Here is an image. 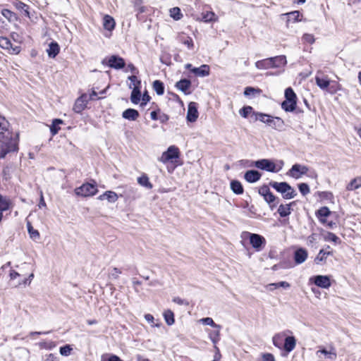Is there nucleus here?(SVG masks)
<instances>
[{
    "mask_svg": "<svg viewBox=\"0 0 361 361\" xmlns=\"http://www.w3.org/2000/svg\"><path fill=\"white\" fill-rule=\"evenodd\" d=\"M9 123L0 116V149L1 157H5L8 153L18 151V134L12 132Z\"/></svg>",
    "mask_w": 361,
    "mask_h": 361,
    "instance_id": "f257e3e1",
    "label": "nucleus"
},
{
    "mask_svg": "<svg viewBox=\"0 0 361 361\" xmlns=\"http://www.w3.org/2000/svg\"><path fill=\"white\" fill-rule=\"evenodd\" d=\"M252 116H255V121H259L266 123L273 129L279 131L282 130L285 125L283 120L279 117H274L261 112H253Z\"/></svg>",
    "mask_w": 361,
    "mask_h": 361,
    "instance_id": "f03ea898",
    "label": "nucleus"
},
{
    "mask_svg": "<svg viewBox=\"0 0 361 361\" xmlns=\"http://www.w3.org/2000/svg\"><path fill=\"white\" fill-rule=\"evenodd\" d=\"M269 185L277 192L283 195L285 199H292L297 195L295 190L286 182H270Z\"/></svg>",
    "mask_w": 361,
    "mask_h": 361,
    "instance_id": "7ed1b4c3",
    "label": "nucleus"
},
{
    "mask_svg": "<svg viewBox=\"0 0 361 361\" xmlns=\"http://www.w3.org/2000/svg\"><path fill=\"white\" fill-rule=\"evenodd\" d=\"M102 63L114 69H121L124 68L126 65L124 59L117 55H112L104 59Z\"/></svg>",
    "mask_w": 361,
    "mask_h": 361,
    "instance_id": "20e7f679",
    "label": "nucleus"
},
{
    "mask_svg": "<svg viewBox=\"0 0 361 361\" xmlns=\"http://www.w3.org/2000/svg\"><path fill=\"white\" fill-rule=\"evenodd\" d=\"M281 164L283 165V162L281 161ZM254 166L257 169L266 170L269 172H278L282 168V166H281L279 169H276V164L272 161L267 159H262L255 161Z\"/></svg>",
    "mask_w": 361,
    "mask_h": 361,
    "instance_id": "39448f33",
    "label": "nucleus"
},
{
    "mask_svg": "<svg viewBox=\"0 0 361 361\" xmlns=\"http://www.w3.org/2000/svg\"><path fill=\"white\" fill-rule=\"evenodd\" d=\"M98 190L96 184L84 183L81 186L75 188V192L78 196L88 197L93 196L97 192Z\"/></svg>",
    "mask_w": 361,
    "mask_h": 361,
    "instance_id": "423d86ee",
    "label": "nucleus"
},
{
    "mask_svg": "<svg viewBox=\"0 0 361 361\" xmlns=\"http://www.w3.org/2000/svg\"><path fill=\"white\" fill-rule=\"evenodd\" d=\"M245 233L249 235L250 243L253 248L257 251H260L263 249L266 244V240L263 236L256 233H250L249 232H245Z\"/></svg>",
    "mask_w": 361,
    "mask_h": 361,
    "instance_id": "0eeeda50",
    "label": "nucleus"
},
{
    "mask_svg": "<svg viewBox=\"0 0 361 361\" xmlns=\"http://www.w3.org/2000/svg\"><path fill=\"white\" fill-rule=\"evenodd\" d=\"M180 156V152L177 147L175 145L170 146L167 150L162 153L159 161L164 164L173 159H178Z\"/></svg>",
    "mask_w": 361,
    "mask_h": 361,
    "instance_id": "6e6552de",
    "label": "nucleus"
},
{
    "mask_svg": "<svg viewBox=\"0 0 361 361\" xmlns=\"http://www.w3.org/2000/svg\"><path fill=\"white\" fill-rule=\"evenodd\" d=\"M308 171V168L306 166L295 164L293 165L289 170L288 174L293 178L298 179L301 175L306 174Z\"/></svg>",
    "mask_w": 361,
    "mask_h": 361,
    "instance_id": "1a4fd4ad",
    "label": "nucleus"
},
{
    "mask_svg": "<svg viewBox=\"0 0 361 361\" xmlns=\"http://www.w3.org/2000/svg\"><path fill=\"white\" fill-rule=\"evenodd\" d=\"M0 47L8 50L11 54H18L20 51V47L18 46L13 47L11 42L5 37H0Z\"/></svg>",
    "mask_w": 361,
    "mask_h": 361,
    "instance_id": "9d476101",
    "label": "nucleus"
},
{
    "mask_svg": "<svg viewBox=\"0 0 361 361\" xmlns=\"http://www.w3.org/2000/svg\"><path fill=\"white\" fill-rule=\"evenodd\" d=\"M316 84L322 90H326L330 85L331 80L329 77L324 75L322 71H318L315 76Z\"/></svg>",
    "mask_w": 361,
    "mask_h": 361,
    "instance_id": "9b49d317",
    "label": "nucleus"
},
{
    "mask_svg": "<svg viewBox=\"0 0 361 361\" xmlns=\"http://www.w3.org/2000/svg\"><path fill=\"white\" fill-rule=\"evenodd\" d=\"M87 95L82 94L80 97H78L73 105V110L77 113H81L87 106V101L86 99Z\"/></svg>",
    "mask_w": 361,
    "mask_h": 361,
    "instance_id": "f8f14e48",
    "label": "nucleus"
},
{
    "mask_svg": "<svg viewBox=\"0 0 361 361\" xmlns=\"http://www.w3.org/2000/svg\"><path fill=\"white\" fill-rule=\"evenodd\" d=\"M198 111L197 104L195 102H190L188 104L187 120L189 122H195L198 118Z\"/></svg>",
    "mask_w": 361,
    "mask_h": 361,
    "instance_id": "ddd939ff",
    "label": "nucleus"
},
{
    "mask_svg": "<svg viewBox=\"0 0 361 361\" xmlns=\"http://www.w3.org/2000/svg\"><path fill=\"white\" fill-rule=\"evenodd\" d=\"M314 284L322 288H329L331 286L330 279L328 276L318 275L314 278Z\"/></svg>",
    "mask_w": 361,
    "mask_h": 361,
    "instance_id": "4468645a",
    "label": "nucleus"
},
{
    "mask_svg": "<svg viewBox=\"0 0 361 361\" xmlns=\"http://www.w3.org/2000/svg\"><path fill=\"white\" fill-rule=\"evenodd\" d=\"M307 251L304 248H298L294 252V260L297 264L303 263L307 258Z\"/></svg>",
    "mask_w": 361,
    "mask_h": 361,
    "instance_id": "2eb2a0df",
    "label": "nucleus"
},
{
    "mask_svg": "<svg viewBox=\"0 0 361 361\" xmlns=\"http://www.w3.org/2000/svg\"><path fill=\"white\" fill-rule=\"evenodd\" d=\"M175 87L178 90L183 92L185 94H190V88L191 87V82H190V80H189L188 79H182L178 81L176 83Z\"/></svg>",
    "mask_w": 361,
    "mask_h": 361,
    "instance_id": "dca6fc26",
    "label": "nucleus"
},
{
    "mask_svg": "<svg viewBox=\"0 0 361 361\" xmlns=\"http://www.w3.org/2000/svg\"><path fill=\"white\" fill-rule=\"evenodd\" d=\"M13 207V203L11 200L2 195H0V212L3 214V212L7 211Z\"/></svg>",
    "mask_w": 361,
    "mask_h": 361,
    "instance_id": "f3484780",
    "label": "nucleus"
},
{
    "mask_svg": "<svg viewBox=\"0 0 361 361\" xmlns=\"http://www.w3.org/2000/svg\"><path fill=\"white\" fill-rule=\"evenodd\" d=\"M97 199L99 200H106L109 202L114 203L118 200V195L115 192L109 190L100 195Z\"/></svg>",
    "mask_w": 361,
    "mask_h": 361,
    "instance_id": "a211bd4d",
    "label": "nucleus"
},
{
    "mask_svg": "<svg viewBox=\"0 0 361 361\" xmlns=\"http://www.w3.org/2000/svg\"><path fill=\"white\" fill-rule=\"evenodd\" d=\"M271 61L272 63V68H283L287 63L286 57L283 55L271 57Z\"/></svg>",
    "mask_w": 361,
    "mask_h": 361,
    "instance_id": "6ab92c4d",
    "label": "nucleus"
},
{
    "mask_svg": "<svg viewBox=\"0 0 361 361\" xmlns=\"http://www.w3.org/2000/svg\"><path fill=\"white\" fill-rule=\"evenodd\" d=\"M261 173L255 170H250L247 171L245 175L244 178L248 183H255L258 181L261 178Z\"/></svg>",
    "mask_w": 361,
    "mask_h": 361,
    "instance_id": "aec40b11",
    "label": "nucleus"
},
{
    "mask_svg": "<svg viewBox=\"0 0 361 361\" xmlns=\"http://www.w3.org/2000/svg\"><path fill=\"white\" fill-rule=\"evenodd\" d=\"M295 345L296 339L294 336H286V338L284 337L283 348L286 352L290 353L295 348Z\"/></svg>",
    "mask_w": 361,
    "mask_h": 361,
    "instance_id": "412c9836",
    "label": "nucleus"
},
{
    "mask_svg": "<svg viewBox=\"0 0 361 361\" xmlns=\"http://www.w3.org/2000/svg\"><path fill=\"white\" fill-rule=\"evenodd\" d=\"M191 72L197 76H207L209 74V66L208 65H202L199 68H192Z\"/></svg>",
    "mask_w": 361,
    "mask_h": 361,
    "instance_id": "4be33fe9",
    "label": "nucleus"
},
{
    "mask_svg": "<svg viewBox=\"0 0 361 361\" xmlns=\"http://www.w3.org/2000/svg\"><path fill=\"white\" fill-rule=\"evenodd\" d=\"M122 116L129 121H135L139 117V112L133 109H128L123 112Z\"/></svg>",
    "mask_w": 361,
    "mask_h": 361,
    "instance_id": "5701e85b",
    "label": "nucleus"
},
{
    "mask_svg": "<svg viewBox=\"0 0 361 361\" xmlns=\"http://www.w3.org/2000/svg\"><path fill=\"white\" fill-rule=\"evenodd\" d=\"M115 25V20L111 16L109 15L104 16L103 18V26L104 29L111 32L114 29Z\"/></svg>",
    "mask_w": 361,
    "mask_h": 361,
    "instance_id": "b1692460",
    "label": "nucleus"
},
{
    "mask_svg": "<svg viewBox=\"0 0 361 361\" xmlns=\"http://www.w3.org/2000/svg\"><path fill=\"white\" fill-rule=\"evenodd\" d=\"M59 50L60 48L58 43L52 42L49 44V48L47 49V52L50 58H55L59 53Z\"/></svg>",
    "mask_w": 361,
    "mask_h": 361,
    "instance_id": "393cba45",
    "label": "nucleus"
},
{
    "mask_svg": "<svg viewBox=\"0 0 361 361\" xmlns=\"http://www.w3.org/2000/svg\"><path fill=\"white\" fill-rule=\"evenodd\" d=\"M331 212L326 207H323L317 212V216L322 224L326 223V218L329 216Z\"/></svg>",
    "mask_w": 361,
    "mask_h": 361,
    "instance_id": "a878e982",
    "label": "nucleus"
},
{
    "mask_svg": "<svg viewBox=\"0 0 361 361\" xmlns=\"http://www.w3.org/2000/svg\"><path fill=\"white\" fill-rule=\"evenodd\" d=\"M361 188V176H357L347 185L346 190L348 191H353Z\"/></svg>",
    "mask_w": 361,
    "mask_h": 361,
    "instance_id": "bb28decb",
    "label": "nucleus"
},
{
    "mask_svg": "<svg viewBox=\"0 0 361 361\" xmlns=\"http://www.w3.org/2000/svg\"><path fill=\"white\" fill-rule=\"evenodd\" d=\"M255 66L258 69L272 68L271 58L257 61L255 63Z\"/></svg>",
    "mask_w": 361,
    "mask_h": 361,
    "instance_id": "cd10ccee",
    "label": "nucleus"
},
{
    "mask_svg": "<svg viewBox=\"0 0 361 361\" xmlns=\"http://www.w3.org/2000/svg\"><path fill=\"white\" fill-rule=\"evenodd\" d=\"M138 86L133 87L130 95V100L133 104H138L140 101L141 92Z\"/></svg>",
    "mask_w": 361,
    "mask_h": 361,
    "instance_id": "c85d7f7f",
    "label": "nucleus"
},
{
    "mask_svg": "<svg viewBox=\"0 0 361 361\" xmlns=\"http://www.w3.org/2000/svg\"><path fill=\"white\" fill-rule=\"evenodd\" d=\"M293 204V202L290 203L288 204H286V205L281 204L278 209V212H279V215L281 217H286V216H288L291 212L290 207Z\"/></svg>",
    "mask_w": 361,
    "mask_h": 361,
    "instance_id": "c756f323",
    "label": "nucleus"
},
{
    "mask_svg": "<svg viewBox=\"0 0 361 361\" xmlns=\"http://www.w3.org/2000/svg\"><path fill=\"white\" fill-rule=\"evenodd\" d=\"M137 183L140 185H142L147 189H152L153 187L152 184L150 183L149 180L148 176L146 174H142L141 176L138 177Z\"/></svg>",
    "mask_w": 361,
    "mask_h": 361,
    "instance_id": "7c9ffc66",
    "label": "nucleus"
},
{
    "mask_svg": "<svg viewBox=\"0 0 361 361\" xmlns=\"http://www.w3.org/2000/svg\"><path fill=\"white\" fill-rule=\"evenodd\" d=\"M27 228L31 239L34 240L39 239L40 235L39 231L37 230L34 229L30 221L27 222Z\"/></svg>",
    "mask_w": 361,
    "mask_h": 361,
    "instance_id": "2f4dec72",
    "label": "nucleus"
},
{
    "mask_svg": "<svg viewBox=\"0 0 361 361\" xmlns=\"http://www.w3.org/2000/svg\"><path fill=\"white\" fill-rule=\"evenodd\" d=\"M281 108L286 111H293L296 109V102L285 100L281 104Z\"/></svg>",
    "mask_w": 361,
    "mask_h": 361,
    "instance_id": "473e14b6",
    "label": "nucleus"
},
{
    "mask_svg": "<svg viewBox=\"0 0 361 361\" xmlns=\"http://www.w3.org/2000/svg\"><path fill=\"white\" fill-rule=\"evenodd\" d=\"M231 188L233 192L237 195H240L243 192V188L240 182L238 180H232L231 183Z\"/></svg>",
    "mask_w": 361,
    "mask_h": 361,
    "instance_id": "72a5a7b5",
    "label": "nucleus"
},
{
    "mask_svg": "<svg viewBox=\"0 0 361 361\" xmlns=\"http://www.w3.org/2000/svg\"><path fill=\"white\" fill-rule=\"evenodd\" d=\"M154 90L158 95H162L164 92V83L160 80H154L152 85Z\"/></svg>",
    "mask_w": 361,
    "mask_h": 361,
    "instance_id": "f704fd0d",
    "label": "nucleus"
},
{
    "mask_svg": "<svg viewBox=\"0 0 361 361\" xmlns=\"http://www.w3.org/2000/svg\"><path fill=\"white\" fill-rule=\"evenodd\" d=\"M14 6L18 10L23 11L27 17L30 18L29 6L20 1L15 2Z\"/></svg>",
    "mask_w": 361,
    "mask_h": 361,
    "instance_id": "c9c22d12",
    "label": "nucleus"
},
{
    "mask_svg": "<svg viewBox=\"0 0 361 361\" xmlns=\"http://www.w3.org/2000/svg\"><path fill=\"white\" fill-rule=\"evenodd\" d=\"M285 336L286 334L283 332L274 335L272 338L274 345L276 347L281 348Z\"/></svg>",
    "mask_w": 361,
    "mask_h": 361,
    "instance_id": "e433bc0d",
    "label": "nucleus"
},
{
    "mask_svg": "<svg viewBox=\"0 0 361 361\" xmlns=\"http://www.w3.org/2000/svg\"><path fill=\"white\" fill-rule=\"evenodd\" d=\"M164 317L166 321V323L171 326L174 324L175 319H174V314L173 312L170 310H167L164 312Z\"/></svg>",
    "mask_w": 361,
    "mask_h": 361,
    "instance_id": "4c0bfd02",
    "label": "nucleus"
},
{
    "mask_svg": "<svg viewBox=\"0 0 361 361\" xmlns=\"http://www.w3.org/2000/svg\"><path fill=\"white\" fill-rule=\"evenodd\" d=\"M332 252L330 251L326 252L324 250H321L315 257L314 262L316 264H319L320 262L324 261L326 259V257L329 255H331Z\"/></svg>",
    "mask_w": 361,
    "mask_h": 361,
    "instance_id": "58836bf2",
    "label": "nucleus"
},
{
    "mask_svg": "<svg viewBox=\"0 0 361 361\" xmlns=\"http://www.w3.org/2000/svg\"><path fill=\"white\" fill-rule=\"evenodd\" d=\"M286 100L296 102V94L291 87H288L285 90Z\"/></svg>",
    "mask_w": 361,
    "mask_h": 361,
    "instance_id": "ea45409f",
    "label": "nucleus"
},
{
    "mask_svg": "<svg viewBox=\"0 0 361 361\" xmlns=\"http://www.w3.org/2000/svg\"><path fill=\"white\" fill-rule=\"evenodd\" d=\"M200 322L205 325L211 326L214 328L221 329V326L214 323V320L211 317H205L200 319Z\"/></svg>",
    "mask_w": 361,
    "mask_h": 361,
    "instance_id": "a19ab883",
    "label": "nucleus"
},
{
    "mask_svg": "<svg viewBox=\"0 0 361 361\" xmlns=\"http://www.w3.org/2000/svg\"><path fill=\"white\" fill-rule=\"evenodd\" d=\"M286 15L288 16V22L295 23L300 20V12L298 11L288 13Z\"/></svg>",
    "mask_w": 361,
    "mask_h": 361,
    "instance_id": "79ce46f5",
    "label": "nucleus"
},
{
    "mask_svg": "<svg viewBox=\"0 0 361 361\" xmlns=\"http://www.w3.org/2000/svg\"><path fill=\"white\" fill-rule=\"evenodd\" d=\"M216 15L212 11H207L202 13V19L204 22H212L216 20Z\"/></svg>",
    "mask_w": 361,
    "mask_h": 361,
    "instance_id": "37998d69",
    "label": "nucleus"
},
{
    "mask_svg": "<svg viewBox=\"0 0 361 361\" xmlns=\"http://www.w3.org/2000/svg\"><path fill=\"white\" fill-rule=\"evenodd\" d=\"M265 201L269 204L270 207L273 209L276 207L275 203L276 197L270 192L265 197H264Z\"/></svg>",
    "mask_w": 361,
    "mask_h": 361,
    "instance_id": "c03bdc74",
    "label": "nucleus"
},
{
    "mask_svg": "<svg viewBox=\"0 0 361 361\" xmlns=\"http://www.w3.org/2000/svg\"><path fill=\"white\" fill-rule=\"evenodd\" d=\"M1 14L9 21H13L16 19V15L8 9H3Z\"/></svg>",
    "mask_w": 361,
    "mask_h": 361,
    "instance_id": "a18cd8bd",
    "label": "nucleus"
},
{
    "mask_svg": "<svg viewBox=\"0 0 361 361\" xmlns=\"http://www.w3.org/2000/svg\"><path fill=\"white\" fill-rule=\"evenodd\" d=\"M290 285L289 283H288L286 281H280L278 283H269L266 286V288L274 287V288H278L279 287H282L284 288H290Z\"/></svg>",
    "mask_w": 361,
    "mask_h": 361,
    "instance_id": "49530a36",
    "label": "nucleus"
},
{
    "mask_svg": "<svg viewBox=\"0 0 361 361\" xmlns=\"http://www.w3.org/2000/svg\"><path fill=\"white\" fill-rule=\"evenodd\" d=\"M171 16L175 20H179L182 17L180 10L178 7H174L170 10Z\"/></svg>",
    "mask_w": 361,
    "mask_h": 361,
    "instance_id": "de8ad7c7",
    "label": "nucleus"
},
{
    "mask_svg": "<svg viewBox=\"0 0 361 361\" xmlns=\"http://www.w3.org/2000/svg\"><path fill=\"white\" fill-rule=\"evenodd\" d=\"M220 329H216V331L209 333V338L214 344L219 342L220 338Z\"/></svg>",
    "mask_w": 361,
    "mask_h": 361,
    "instance_id": "09e8293b",
    "label": "nucleus"
},
{
    "mask_svg": "<svg viewBox=\"0 0 361 361\" xmlns=\"http://www.w3.org/2000/svg\"><path fill=\"white\" fill-rule=\"evenodd\" d=\"M324 239L326 241H331V242L335 243L336 244L339 243L341 242L339 240V238L338 236H336L334 233H331V232H328L325 235Z\"/></svg>",
    "mask_w": 361,
    "mask_h": 361,
    "instance_id": "8fccbe9b",
    "label": "nucleus"
},
{
    "mask_svg": "<svg viewBox=\"0 0 361 361\" xmlns=\"http://www.w3.org/2000/svg\"><path fill=\"white\" fill-rule=\"evenodd\" d=\"M329 92L331 94H334L337 91L341 90V85L336 81H331L330 85L329 86Z\"/></svg>",
    "mask_w": 361,
    "mask_h": 361,
    "instance_id": "3c124183",
    "label": "nucleus"
},
{
    "mask_svg": "<svg viewBox=\"0 0 361 361\" xmlns=\"http://www.w3.org/2000/svg\"><path fill=\"white\" fill-rule=\"evenodd\" d=\"M260 92H261V90L256 89L252 87H245V89L244 90V94L246 97L254 95L256 93L259 94Z\"/></svg>",
    "mask_w": 361,
    "mask_h": 361,
    "instance_id": "603ef678",
    "label": "nucleus"
},
{
    "mask_svg": "<svg viewBox=\"0 0 361 361\" xmlns=\"http://www.w3.org/2000/svg\"><path fill=\"white\" fill-rule=\"evenodd\" d=\"M322 353L326 355L328 358L331 360H335L336 358V353L334 350L328 351L325 349L319 350L317 351V353Z\"/></svg>",
    "mask_w": 361,
    "mask_h": 361,
    "instance_id": "864d4df0",
    "label": "nucleus"
},
{
    "mask_svg": "<svg viewBox=\"0 0 361 361\" xmlns=\"http://www.w3.org/2000/svg\"><path fill=\"white\" fill-rule=\"evenodd\" d=\"M253 112L252 107L250 106H244L240 110V114L243 118H247L250 114H253Z\"/></svg>",
    "mask_w": 361,
    "mask_h": 361,
    "instance_id": "5fc2aeb1",
    "label": "nucleus"
},
{
    "mask_svg": "<svg viewBox=\"0 0 361 361\" xmlns=\"http://www.w3.org/2000/svg\"><path fill=\"white\" fill-rule=\"evenodd\" d=\"M128 80L131 82V84L129 85L130 88H132V85L135 87L138 86L140 87L141 81L137 79L135 75H133L128 77Z\"/></svg>",
    "mask_w": 361,
    "mask_h": 361,
    "instance_id": "6e6d98bb",
    "label": "nucleus"
},
{
    "mask_svg": "<svg viewBox=\"0 0 361 361\" xmlns=\"http://www.w3.org/2000/svg\"><path fill=\"white\" fill-rule=\"evenodd\" d=\"M72 348L70 345H66L60 348V354L63 356H68L71 354Z\"/></svg>",
    "mask_w": 361,
    "mask_h": 361,
    "instance_id": "4d7b16f0",
    "label": "nucleus"
},
{
    "mask_svg": "<svg viewBox=\"0 0 361 361\" xmlns=\"http://www.w3.org/2000/svg\"><path fill=\"white\" fill-rule=\"evenodd\" d=\"M298 188L302 195H306L310 191L309 185L307 183H300L298 185Z\"/></svg>",
    "mask_w": 361,
    "mask_h": 361,
    "instance_id": "13d9d810",
    "label": "nucleus"
},
{
    "mask_svg": "<svg viewBox=\"0 0 361 361\" xmlns=\"http://www.w3.org/2000/svg\"><path fill=\"white\" fill-rule=\"evenodd\" d=\"M130 195H132V197L133 198H136L137 197V189L130 187L125 191L124 196L129 197H130Z\"/></svg>",
    "mask_w": 361,
    "mask_h": 361,
    "instance_id": "bf43d9fd",
    "label": "nucleus"
},
{
    "mask_svg": "<svg viewBox=\"0 0 361 361\" xmlns=\"http://www.w3.org/2000/svg\"><path fill=\"white\" fill-rule=\"evenodd\" d=\"M121 274V271L119 269L114 267L111 270V272L110 273L109 276L112 279H118L119 275Z\"/></svg>",
    "mask_w": 361,
    "mask_h": 361,
    "instance_id": "052dcab7",
    "label": "nucleus"
},
{
    "mask_svg": "<svg viewBox=\"0 0 361 361\" xmlns=\"http://www.w3.org/2000/svg\"><path fill=\"white\" fill-rule=\"evenodd\" d=\"M302 39L309 44H313L315 41L314 36L311 34H305L302 36Z\"/></svg>",
    "mask_w": 361,
    "mask_h": 361,
    "instance_id": "680f3d73",
    "label": "nucleus"
},
{
    "mask_svg": "<svg viewBox=\"0 0 361 361\" xmlns=\"http://www.w3.org/2000/svg\"><path fill=\"white\" fill-rule=\"evenodd\" d=\"M271 191L267 185H263L259 189V193L263 197H265Z\"/></svg>",
    "mask_w": 361,
    "mask_h": 361,
    "instance_id": "e2e57ef3",
    "label": "nucleus"
},
{
    "mask_svg": "<svg viewBox=\"0 0 361 361\" xmlns=\"http://www.w3.org/2000/svg\"><path fill=\"white\" fill-rule=\"evenodd\" d=\"M183 43L185 44L189 49L193 48V42L191 37H186V39L183 41Z\"/></svg>",
    "mask_w": 361,
    "mask_h": 361,
    "instance_id": "0e129e2a",
    "label": "nucleus"
},
{
    "mask_svg": "<svg viewBox=\"0 0 361 361\" xmlns=\"http://www.w3.org/2000/svg\"><path fill=\"white\" fill-rule=\"evenodd\" d=\"M173 301L178 305H188V302L183 299H181L179 297H176L173 299Z\"/></svg>",
    "mask_w": 361,
    "mask_h": 361,
    "instance_id": "69168bd1",
    "label": "nucleus"
},
{
    "mask_svg": "<svg viewBox=\"0 0 361 361\" xmlns=\"http://www.w3.org/2000/svg\"><path fill=\"white\" fill-rule=\"evenodd\" d=\"M150 100V97L145 92L142 98L141 106L145 105Z\"/></svg>",
    "mask_w": 361,
    "mask_h": 361,
    "instance_id": "338daca9",
    "label": "nucleus"
},
{
    "mask_svg": "<svg viewBox=\"0 0 361 361\" xmlns=\"http://www.w3.org/2000/svg\"><path fill=\"white\" fill-rule=\"evenodd\" d=\"M43 346L47 349H52L56 347V343L53 341H49L43 343Z\"/></svg>",
    "mask_w": 361,
    "mask_h": 361,
    "instance_id": "774afa93",
    "label": "nucleus"
}]
</instances>
